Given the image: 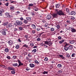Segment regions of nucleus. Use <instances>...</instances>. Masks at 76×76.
<instances>
[{
  "mask_svg": "<svg viewBox=\"0 0 76 76\" xmlns=\"http://www.w3.org/2000/svg\"><path fill=\"white\" fill-rule=\"evenodd\" d=\"M69 14L70 15H73V16H74V15H76V12L72 11V12H69Z\"/></svg>",
  "mask_w": 76,
  "mask_h": 76,
  "instance_id": "obj_11",
  "label": "nucleus"
},
{
  "mask_svg": "<svg viewBox=\"0 0 76 76\" xmlns=\"http://www.w3.org/2000/svg\"><path fill=\"white\" fill-rule=\"evenodd\" d=\"M52 17L51 15H48L47 16V18L48 20H50V19H51Z\"/></svg>",
  "mask_w": 76,
  "mask_h": 76,
  "instance_id": "obj_12",
  "label": "nucleus"
},
{
  "mask_svg": "<svg viewBox=\"0 0 76 76\" xmlns=\"http://www.w3.org/2000/svg\"><path fill=\"white\" fill-rule=\"evenodd\" d=\"M75 55H76V54H75V53H72V57H75Z\"/></svg>",
  "mask_w": 76,
  "mask_h": 76,
  "instance_id": "obj_27",
  "label": "nucleus"
},
{
  "mask_svg": "<svg viewBox=\"0 0 76 76\" xmlns=\"http://www.w3.org/2000/svg\"><path fill=\"white\" fill-rule=\"evenodd\" d=\"M59 56H60V57L62 58V59H63V58H64L63 57V56L60 55H59Z\"/></svg>",
  "mask_w": 76,
  "mask_h": 76,
  "instance_id": "obj_37",
  "label": "nucleus"
},
{
  "mask_svg": "<svg viewBox=\"0 0 76 76\" xmlns=\"http://www.w3.org/2000/svg\"><path fill=\"white\" fill-rule=\"evenodd\" d=\"M57 12V13L59 16H65V14H64V12L63 11L61 10H60L58 11H57V10H56Z\"/></svg>",
  "mask_w": 76,
  "mask_h": 76,
  "instance_id": "obj_1",
  "label": "nucleus"
},
{
  "mask_svg": "<svg viewBox=\"0 0 76 76\" xmlns=\"http://www.w3.org/2000/svg\"><path fill=\"white\" fill-rule=\"evenodd\" d=\"M35 11H37L38 10V8H35L34 9Z\"/></svg>",
  "mask_w": 76,
  "mask_h": 76,
  "instance_id": "obj_40",
  "label": "nucleus"
},
{
  "mask_svg": "<svg viewBox=\"0 0 76 76\" xmlns=\"http://www.w3.org/2000/svg\"><path fill=\"white\" fill-rule=\"evenodd\" d=\"M69 29H71V31L72 32H76V30L75 29V28H71V27H69Z\"/></svg>",
  "mask_w": 76,
  "mask_h": 76,
  "instance_id": "obj_10",
  "label": "nucleus"
},
{
  "mask_svg": "<svg viewBox=\"0 0 76 76\" xmlns=\"http://www.w3.org/2000/svg\"><path fill=\"white\" fill-rule=\"evenodd\" d=\"M19 46L18 45H17L16 47L15 48H16V49H18L19 48Z\"/></svg>",
  "mask_w": 76,
  "mask_h": 76,
  "instance_id": "obj_42",
  "label": "nucleus"
},
{
  "mask_svg": "<svg viewBox=\"0 0 76 76\" xmlns=\"http://www.w3.org/2000/svg\"><path fill=\"white\" fill-rule=\"evenodd\" d=\"M56 27L57 28V29H59L60 27V25H58Z\"/></svg>",
  "mask_w": 76,
  "mask_h": 76,
  "instance_id": "obj_39",
  "label": "nucleus"
},
{
  "mask_svg": "<svg viewBox=\"0 0 76 76\" xmlns=\"http://www.w3.org/2000/svg\"><path fill=\"white\" fill-rule=\"evenodd\" d=\"M2 13H3V11H1V10L0 11V16H2Z\"/></svg>",
  "mask_w": 76,
  "mask_h": 76,
  "instance_id": "obj_28",
  "label": "nucleus"
},
{
  "mask_svg": "<svg viewBox=\"0 0 76 76\" xmlns=\"http://www.w3.org/2000/svg\"><path fill=\"white\" fill-rule=\"evenodd\" d=\"M25 37L26 38V39H28V36L27 35H25Z\"/></svg>",
  "mask_w": 76,
  "mask_h": 76,
  "instance_id": "obj_51",
  "label": "nucleus"
},
{
  "mask_svg": "<svg viewBox=\"0 0 76 76\" xmlns=\"http://www.w3.org/2000/svg\"><path fill=\"white\" fill-rule=\"evenodd\" d=\"M17 61L19 63V65L18 66V67H19V66H23V64L22 63V62H21V61H20V60H18Z\"/></svg>",
  "mask_w": 76,
  "mask_h": 76,
  "instance_id": "obj_4",
  "label": "nucleus"
},
{
  "mask_svg": "<svg viewBox=\"0 0 76 76\" xmlns=\"http://www.w3.org/2000/svg\"><path fill=\"white\" fill-rule=\"evenodd\" d=\"M1 33L3 35H6V32L5 31L2 32Z\"/></svg>",
  "mask_w": 76,
  "mask_h": 76,
  "instance_id": "obj_16",
  "label": "nucleus"
},
{
  "mask_svg": "<svg viewBox=\"0 0 76 76\" xmlns=\"http://www.w3.org/2000/svg\"><path fill=\"white\" fill-rule=\"evenodd\" d=\"M18 41L19 42H21V41H20V39H18Z\"/></svg>",
  "mask_w": 76,
  "mask_h": 76,
  "instance_id": "obj_63",
  "label": "nucleus"
},
{
  "mask_svg": "<svg viewBox=\"0 0 76 76\" xmlns=\"http://www.w3.org/2000/svg\"><path fill=\"white\" fill-rule=\"evenodd\" d=\"M66 10L67 13H69V8H66Z\"/></svg>",
  "mask_w": 76,
  "mask_h": 76,
  "instance_id": "obj_35",
  "label": "nucleus"
},
{
  "mask_svg": "<svg viewBox=\"0 0 76 76\" xmlns=\"http://www.w3.org/2000/svg\"><path fill=\"white\" fill-rule=\"evenodd\" d=\"M6 58H8V59H10V57L9 56H8L6 57Z\"/></svg>",
  "mask_w": 76,
  "mask_h": 76,
  "instance_id": "obj_53",
  "label": "nucleus"
},
{
  "mask_svg": "<svg viewBox=\"0 0 76 76\" xmlns=\"http://www.w3.org/2000/svg\"><path fill=\"white\" fill-rule=\"evenodd\" d=\"M34 43H30V46L32 47H34Z\"/></svg>",
  "mask_w": 76,
  "mask_h": 76,
  "instance_id": "obj_34",
  "label": "nucleus"
},
{
  "mask_svg": "<svg viewBox=\"0 0 76 76\" xmlns=\"http://www.w3.org/2000/svg\"><path fill=\"white\" fill-rule=\"evenodd\" d=\"M34 62L35 63H36L37 64H39V62L37 60L34 61Z\"/></svg>",
  "mask_w": 76,
  "mask_h": 76,
  "instance_id": "obj_33",
  "label": "nucleus"
},
{
  "mask_svg": "<svg viewBox=\"0 0 76 76\" xmlns=\"http://www.w3.org/2000/svg\"><path fill=\"white\" fill-rule=\"evenodd\" d=\"M40 40H41V39L39 38L37 39V41H40Z\"/></svg>",
  "mask_w": 76,
  "mask_h": 76,
  "instance_id": "obj_55",
  "label": "nucleus"
},
{
  "mask_svg": "<svg viewBox=\"0 0 76 76\" xmlns=\"http://www.w3.org/2000/svg\"><path fill=\"white\" fill-rule=\"evenodd\" d=\"M37 31H39L40 30V28H37Z\"/></svg>",
  "mask_w": 76,
  "mask_h": 76,
  "instance_id": "obj_57",
  "label": "nucleus"
},
{
  "mask_svg": "<svg viewBox=\"0 0 76 76\" xmlns=\"http://www.w3.org/2000/svg\"><path fill=\"white\" fill-rule=\"evenodd\" d=\"M29 54H30V53H29L28 55V57H29V58H31V55H30Z\"/></svg>",
  "mask_w": 76,
  "mask_h": 76,
  "instance_id": "obj_52",
  "label": "nucleus"
},
{
  "mask_svg": "<svg viewBox=\"0 0 76 76\" xmlns=\"http://www.w3.org/2000/svg\"><path fill=\"white\" fill-rule=\"evenodd\" d=\"M5 16H6V18H10V15H9V13L6 12L5 14Z\"/></svg>",
  "mask_w": 76,
  "mask_h": 76,
  "instance_id": "obj_6",
  "label": "nucleus"
},
{
  "mask_svg": "<svg viewBox=\"0 0 76 76\" xmlns=\"http://www.w3.org/2000/svg\"><path fill=\"white\" fill-rule=\"evenodd\" d=\"M29 65L30 66V67H31V68H33V67H35V64H29Z\"/></svg>",
  "mask_w": 76,
  "mask_h": 76,
  "instance_id": "obj_14",
  "label": "nucleus"
},
{
  "mask_svg": "<svg viewBox=\"0 0 76 76\" xmlns=\"http://www.w3.org/2000/svg\"><path fill=\"white\" fill-rule=\"evenodd\" d=\"M9 4V2H7L6 3V4H5L6 6H8Z\"/></svg>",
  "mask_w": 76,
  "mask_h": 76,
  "instance_id": "obj_54",
  "label": "nucleus"
},
{
  "mask_svg": "<svg viewBox=\"0 0 76 76\" xmlns=\"http://www.w3.org/2000/svg\"><path fill=\"white\" fill-rule=\"evenodd\" d=\"M58 73L59 74L61 73H62V71L59 70L58 71Z\"/></svg>",
  "mask_w": 76,
  "mask_h": 76,
  "instance_id": "obj_45",
  "label": "nucleus"
},
{
  "mask_svg": "<svg viewBox=\"0 0 76 76\" xmlns=\"http://www.w3.org/2000/svg\"><path fill=\"white\" fill-rule=\"evenodd\" d=\"M54 28H51V31H54Z\"/></svg>",
  "mask_w": 76,
  "mask_h": 76,
  "instance_id": "obj_38",
  "label": "nucleus"
},
{
  "mask_svg": "<svg viewBox=\"0 0 76 76\" xmlns=\"http://www.w3.org/2000/svg\"><path fill=\"white\" fill-rule=\"evenodd\" d=\"M43 74L44 75H45V74H48V72L47 71H44L43 72Z\"/></svg>",
  "mask_w": 76,
  "mask_h": 76,
  "instance_id": "obj_29",
  "label": "nucleus"
},
{
  "mask_svg": "<svg viewBox=\"0 0 76 76\" xmlns=\"http://www.w3.org/2000/svg\"><path fill=\"white\" fill-rule=\"evenodd\" d=\"M1 66L2 67H3V68H4V67H5V66L3 65H1Z\"/></svg>",
  "mask_w": 76,
  "mask_h": 76,
  "instance_id": "obj_56",
  "label": "nucleus"
},
{
  "mask_svg": "<svg viewBox=\"0 0 76 76\" xmlns=\"http://www.w3.org/2000/svg\"><path fill=\"white\" fill-rule=\"evenodd\" d=\"M19 19L21 20H23H23H24V19H23V18L22 17H21Z\"/></svg>",
  "mask_w": 76,
  "mask_h": 76,
  "instance_id": "obj_47",
  "label": "nucleus"
},
{
  "mask_svg": "<svg viewBox=\"0 0 76 76\" xmlns=\"http://www.w3.org/2000/svg\"><path fill=\"white\" fill-rule=\"evenodd\" d=\"M64 41H65V40L63 39L62 40L59 42V43L60 44H62L63 42H64Z\"/></svg>",
  "mask_w": 76,
  "mask_h": 76,
  "instance_id": "obj_23",
  "label": "nucleus"
},
{
  "mask_svg": "<svg viewBox=\"0 0 76 76\" xmlns=\"http://www.w3.org/2000/svg\"><path fill=\"white\" fill-rule=\"evenodd\" d=\"M9 50L7 48H6L4 49V51L6 53H8V52H9Z\"/></svg>",
  "mask_w": 76,
  "mask_h": 76,
  "instance_id": "obj_19",
  "label": "nucleus"
},
{
  "mask_svg": "<svg viewBox=\"0 0 76 76\" xmlns=\"http://www.w3.org/2000/svg\"><path fill=\"white\" fill-rule=\"evenodd\" d=\"M11 73L12 74H15L16 72L15 71H12L11 72Z\"/></svg>",
  "mask_w": 76,
  "mask_h": 76,
  "instance_id": "obj_36",
  "label": "nucleus"
},
{
  "mask_svg": "<svg viewBox=\"0 0 76 76\" xmlns=\"http://www.w3.org/2000/svg\"><path fill=\"white\" fill-rule=\"evenodd\" d=\"M69 44L66 43V44L64 47V49L65 50V51H67L69 50Z\"/></svg>",
  "mask_w": 76,
  "mask_h": 76,
  "instance_id": "obj_3",
  "label": "nucleus"
},
{
  "mask_svg": "<svg viewBox=\"0 0 76 76\" xmlns=\"http://www.w3.org/2000/svg\"><path fill=\"white\" fill-rule=\"evenodd\" d=\"M44 60L45 61H48V58H47V57H45Z\"/></svg>",
  "mask_w": 76,
  "mask_h": 76,
  "instance_id": "obj_44",
  "label": "nucleus"
},
{
  "mask_svg": "<svg viewBox=\"0 0 76 76\" xmlns=\"http://www.w3.org/2000/svg\"><path fill=\"white\" fill-rule=\"evenodd\" d=\"M58 39H61V37H58Z\"/></svg>",
  "mask_w": 76,
  "mask_h": 76,
  "instance_id": "obj_61",
  "label": "nucleus"
},
{
  "mask_svg": "<svg viewBox=\"0 0 76 76\" xmlns=\"http://www.w3.org/2000/svg\"><path fill=\"white\" fill-rule=\"evenodd\" d=\"M40 45L42 46V45H44V44L43 43H41Z\"/></svg>",
  "mask_w": 76,
  "mask_h": 76,
  "instance_id": "obj_64",
  "label": "nucleus"
},
{
  "mask_svg": "<svg viewBox=\"0 0 76 76\" xmlns=\"http://www.w3.org/2000/svg\"><path fill=\"white\" fill-rule=\"evenodd\" d=\"M44 47L45 48H47V47H48L46 45H44Z\"/></svg>",
  "mask_w": 76,
  "mask_h": 76,
  "instance_id": "obj_62",
  "label": "nucleus"
},
{
  "mask_svg": "<svg viewBox=\"0 0 76 76\" xmlns=\"http://www.w3.org/2000/svg\"><path fill=\"white\" fill-rule=\"evenodd\" d=\"M37 51V50L36 49H34L32 51V53H35Z\"/></svg>",
  "mask_w": 76,
  "mask_h": 76,
  "instance_id": "obj_25",
  "label": "nucleus"
},
{
  "mask_svg": "<svg viewBox=\"0 0 76 76\" xmlns=\"http://www.w3.org/2000/svg\"><path fill=\"white\" fill-rule=\"evenodd\" d=\"M71 19H72V20H74V19H75V17H72L71 18Z\"/></svg>",
  "mask_w": 76,
  "mask_h": 76,
  "instance_id": "obj_58",
  "label": "nucleus"
},
{
  "mask_svg": "<svg viewBox=\"0 0 76 76\" xmlns=\"http://www.w3.org/2000/svg\"><path fill=\"white\" fill-rule=\"evenodd\" d=\"M69 42L70 44H73L74 43V42H75V41L73 40H70L69 41Z\"/></svg>",
  "mask_w": 76,
  "mask_h": 76,
  "instance_id": "obj_20",
  "label": "nucleus"
},
{
  "mask_svg": "<svg viewBox=\"0 0 76 76\" xmlns=\"http://www.w3.org/2000/svg\"><path fill=\"white\" fill-rule=\"evenodd\" d=\"M58 14H57V12L56 13L53 14L52 15V16L53 18H56L57 17H58Z\"/></svg>",
  "mask_w": 76,
  "mask_h": 76,
  "instance_id": "obj_5",
  "label": "nucleus"
},
{
  "mask_svg": "<svg viewBox=\"0 0 76 76\" xmlns=\"http://www.w3.org/2000/svg\"><path fill=\"white\" fill-rule=\"evenodd\" d=\"M31 27L32 28L34 29H35V28H36V26L34 24H32L31 26Z\"/></svg>",
  "mask_w": 76,
  "mask_h": 76,
  "instance_id": "obj_21",
  "label": "nucleus"
},
{
  "mask_svg": "<svg viewBox=\"0 0 76 76\" xmlns=\"http://www.w3.org/2000/svg\"><path fill=\"white\" fill-rule=\"evenodd\" d=\"M42 22H43V23H45V20H42Z\"/></svg>",
  "mask_w": 76,
  "mask_h": 76,
  "instance_id": "obj_60",
  "label": "nucleus"
},
{
  "mask_svg": "<svg viewBox=\"0 0 76 76\" xmlns=\"http://www.w3.org/2000/svg\"><path fill=\"white\" fill-rule=\"evenodd\" d=\"M30 70V69H29L28 67H26V71H28V70Z\"/></svg>",
  "mask_w": 76,
  "mask_h": 76,
  "instance_id": "obj_30",
  "label": "nucleus"
},
{
  "mask_svg": "<svg viewBox=\"0 0 76 76\" xmlns=\"http://www.w3.org/2000/svg\"><path fill=\"white\" fill-rule=\"evenodd\" d=\"M16 23L15 24V26H21L23 24L22 22L19 21V20H17L16 21Z\"/></svg>",
  "mask_w": 76,
  "mask_h": 76,
  "instance_id": "obj_2",
  "label": "nucleus"
},
{
  "mask_svg": "<svg viewBox=\"0 0 76 76\" xmlns=\"http://www.w3.org/2000/svg\"><path fill=\"white\" fill-rule=\"evenodd\" d=\"M45 42L46 44H47L48 45V44H49V42L47 41H45Z\"/></svg>",
  "mask_w": 76,
  "mask_h": 76,
  "instance_id": "obj_49",
  "label": "nucleus"
},
{
  "mask_svg": "<svg viewBox=\"0 0 76 76\" xmlns=\"http://www.w3.org/2000/svg\"><path fill=\"white\" fill-rule=\"evenodd\" d=\"M68 50H73V47L72 45L70 46L68 45Z\"/></svg>",
  "mask_w": 76,
  "mask_h": 76,
  "instance_id": "obj_8",
  "label": "nucleus"
},
{
  "mask_svg": "<svg viewBox=\"0 0 76 76\" xmlns=\"http://www.w3.org/2000/svg\"><path fill=\"white\" fill-rule=\"evenodd\" d=\"M34 6V4H29L28 5V6H31V7H32Z\"/></svg>",
  "mask_w": 76,
  "mask_h": 76,
  "instance_id": "obj_31",
  "label": "nucleus"
},
{
  "mask_svg": "<svg viewBox=\"0 0 76 76\" xmlns=\"http://www.w3.org/2000/svg\"><path fill=\"white\" fill-rule=\"evenodd\" d=\"M60 6V4L56 5V8H58Z\"/></svg>",
  "mask_w": 76,
  "mask_h": 76,
  "instance_id": "obj_17",
  "label": "nucleus"
},
{
  "mask_svg": "<svg viewBox=\"0 0 76 76\" xmlns=\"http://www.w3.org/2000/svg\"><path fill=\"white\" fill-rule=\"evenodd\" d=\"M16 1H11V3H13V4H16Z\"/></svg>",
  "mask_w": 76,
  "mask_h": 76,
  "instance_id": "obj_26",
  "label": "nucleus"
},
{
  "mask_svg": "<svg viewBox=\"0 0 76 76\" xmlns=\"http://www.w3.org/2000/svg\"><path fill=\"white\" fill-rule=\"evenodd\" d=\"M12 66L14 67H16V66H18V64L17 63L16 64H13Z\"/></svg>",
  "mask_w": 76,
  "mask_h": 76,
  "instance_id": "obj_24",
  "label": "nucleus"
},
{
  "mask_svg": "<svg viewBox=\"0 0 76 76\" xmlns=\"http://www.w3.org/2000/svg\"><path fill=\"white\" fill-rule=\"evenodd\" d=\"M53 44V42H50L49 43L48 45L49 46H50L51 45H52Z\"/></svg>",
  "mask_w": 76,
  "mask_h": 76,
  "instance_id": "obj_41",
  "label": "nucleus"
},
{
  "mask_svg": "<svg viewBox=\"0 0 76 76\" xmlns=\"http://www.w3.org/2000/svg\"><path fill=\"white\" fill-rule=\"evenodd\" d=\"M23 47H26V48L28 47V45H26L25 44L24 45H23Z\"/></svg>",
  "mask_w": 76,
  "mask_h": 76,
  "instance_id": "obj_48",
  "label": "nucleus"
},
{
  "mask_svg": "<svg viewBox=\"0 0 76 76\" xmlns=\"http://www.w3.org/2000/svg\"><path fill=\"white\" fill-rule=\"evenodd\" d=\"M8 43L9 45H12L13 43V42L11 40H10L8 41Z\"/></svg>",
  "mask_w": 76,
  "mask_h": 76,
  "instance_id": "obj_9",
  "label": "nucleus"
},
{
  "mask_svg": "<svg viewBox=\"0 0 76 76\" xmlns=\"http://www.w3.org/2000/svg\"><path fill=\"white\" fill-rule=\"evenodd\" d=\"M8 27H9V28H13V24H12V23H9L8 25Z\"/></svg>",
  "mask_w": 76,
  "mask_h": 76,
  "instance_id": "obj_13",
  "label": "nucleus"
},
{
  "mask_svg": "<svg viewBox=\"0 0 76 76\" xmlns=\"http://www.w3.org/2000/svg\"><path fill=\"white\" fill-rule=\"evenodd\" d=\"M23 21V23H26V24L28 23V21H27V20H26L24 19Z\"/></svg>",
  "mask_w": 76,
  "mask_h": 76,
  "instance_id": "obj_15",
  "label": "nucleus"
},
{
  "mask_svg": "<svg viewBox=\"0 0 76 76\" xmlns=\"http://www.w3.org/2000/svg\"><path fill=\"white\" fill-rule=\"evenodd\" d=\"M7 69L9 70H15V69L11 67H8Z\"/></svg>",
  "mask_w": 76,
  "mask_h": 76,
  "instance_id": "obj_7",
  "label": "nucleus"
},
{
  "mask_svg": "<svg viewBox=\"0 0 76 76\" xmlns=\"http://www.w3.org/2000/svg\"><path fill=\"white\" fill-rule=\"evenodd\" d=\"M62 65L61 64H58V68H60L61 67H62Z\"/></svg>",
  "mask_w": 76,
  "mask_h": 76,
  "instance_id": "obj_22",
  "label": "nucleus"
},
{
  "mask_svg": "<svg viewBox=\"0 0 76 76\" xmlns=\"http://www.w3.org/2000/svg\"><path fill=\"white\" fill-rule=\"evenodd\" d=\"M32 32L33 34H35V30H32Z\"/></svg>",
  "mask_w": 76,
  "mask_h": 76,
  "instance_id": "obj_59",
  "label": "nucleus"
},
{
  "mask_svg": "<svg viewBox=\"0 0 76 76\" xmlns=\"http://www.w3.org/2000/svg\"><path fill=\"white\" fill-rule=\"evenodd\" d=\"M18 31V28H15L14 29V31L15 32H16Z\"/></svg>",
  "mask_w": 76,
  "mask_h": 76,
  "instance_id": "obj_46",
  "label": "nucleus"
},
{
  "mask_svg": "<svg viewBox=\"0 0 76 76\" xmlns=\"http://www.w3.org/2000/svg\"><path fill=\"white\" fill-rule=\"evenodd\" d=\"M19 29H20V31H22L23 28H22V27H20L19 28Z\"/></svg>",
  "mask_w": 76,
  "mask_h": 76,
  "instance_id": "obj_43",
  "label": "nucleus"
},
{
  "mask_svg": "<svg viewBox=\"0 0 76 76\" xmlns=\"http://www.w3.org/2000/svg\"><path fill=\"white\" fill-rule=\"evenodd\" d=\"M26 19L28 21H30L31 20V18L28 17L26 18Z\"/></svg>",
  "mask_w": 76,
  "mask_h": 76,
  "instance_id": "obj_18",
  "label": "nucleus"
},
{
  "mask_svg": "<svg viewBox=\"0 0 76 76\" xmlns=\"http://www.w3.org/2000/svg\"><path fill=\"white\" fill-rule=\"evenodd\" d=\"M10 9L12 10H14V7H10Z\"/></svg>",
  "mask_w": 76,
  "mask_h": 76,
  "instance_id": "obj_50",
  "label": "nucleus"
},
{
  "mask_svg": "<svg viewBox=\"0 0 76 76\" xmlns=\"http://www.w3.org/2000/svg\"><path fill=\"white\" fill-rule=\"evenodd\" d=\"M16 58H17V56H14L12 57V58L13 59H16Z\"/></svg>",
  "mask_w": 76,
  "mask_h": 76,
  "instance_id": "obj_32",
  "label": "nucleus"
}]
</instances>
